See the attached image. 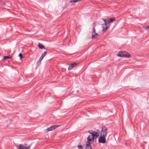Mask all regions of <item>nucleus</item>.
<instances>
[{"mask_svg":"<svg viewBox=\"0 0 149 149\" xmlns=\"http://www.w3.org/2000/svg\"><path fill=\"white\" fill-rule=\"evenodd\" d=\"M94 33L95 34V36H96L97 37L99 36V35L97 33H95H95Z\"/></svg>","mask_w":149,"mask_h":149,"instance_id":"22","label":"nucleus"},{"mask_svg":"<svg viewBox=\"0 0 149 149\" xmlns=\"http://www.w3.org/2000/svg\"><path fill=\"white\" fill-rule=\"evenodd\" d=\"M107 129L105 127L102 128V131L100 134V136L105 137L107 135Z\"/></svg>","mask_w":149,"mask_h":149,"instance_id":"4","label":"nucleus"},{"mask_svg":"<svg viewBox=\"0 0 149 149\" xmlns=\"http://www.w3.org/2000/svg\"><path fill=\"white\" fill-rule=\"evenodd\" d=\"M95 139L92 136L89 135L88 136L87 138V143L86 145L85 149H92L91 144L93 142Z\"/></svg>","mask_w":149,"mask_h":149,"instance_id":"1","label":"nucleus"},{"mask_svg":"<svg viewBox=\"0 0 149 149\" xmlns=\"http://www.w3.org/2000/svg\"><path fill=\"white\" fill-rule=\"evenodd\" d=\"M59 126L58 125H54L52 126L47 129V132L53 130Z\"/></svg>","mask_w":149,"mask_h":149,"instance_id":"6","label":"nucleus"},{"mask_svg":"<svg viewBox=\"0 0 149 149\" xmlns=\"http://www.w3.org/2000/svg\"><path fill=\"white\" fill-rule=\"evenodd\" d=\"M19 56L20 59H22L23 57L22 54L21 53H20Z\"/></svg>","mask_w":149,"mask_h":149,"instance_id":"16","label":"nucleus"},{"mask_svg":"<svg viewBox=\"0 0 149 149\" xmlns=\"http://www.w3.org/2000/svg\"><path fill=\"white\" fill-rule=\"evenodd\" d=\"M40 63L41 62L38 61L37 62V64L38 65H39Z\"/></svg>","mask_w":149,"mask_h":149,"instance_id":"20","label":"nucleus"},{"mask_svg":"<svg viewBox=\"0 0 149 149\" xmlns=\"http://www.w3.org/2000/svg\"><path fill=\"white\" fill-rule=\"evenodd\" d=\"M38 47L40 49H45V47L44 45H43L42 44L40 43H39L38 44Z\"/></svg>","mask_w":149,"mask_h":149,"instance_id":"11","label":"nucleus"},{"mask_svg":"<svg viewBox=\"0 0 149 149\" xmlns=\"http://www.w3.org/2000/svg\"><path fill=\"white\" fill-rule=\"evenodd\" d=\"M81 0H75L76 2L81 1Z\"/></svg>","mask_w":149,"mask_h":149,"instance_id":"24","label":"nucleus"},{"mask_svg":"<svg viewBox=\"0 0 149 149\" xmlns=\"http://www.w3.org/2000/svg\"><path fill=\"white\" fill-rule=\"evenodd\" d=\"M31 145H29V146L26 147H24V149H29L30 147V146Z\"/></svg>","mask_w":149,"mask_h":149,"instance_id":"17","label":"nucleus"},{"mask_svg":"<svg viewBox=\"0 0 149 149\" xmlns=\"http://www.w3.org/2000/svg\"><path fill=\"white\" fill-rule=\"evenodd\" d=\"M98 141L100 143H106V139L104 136H100L98 139Z\"/></svg>","mask_w":149,"mask_h":149,"instance_id":"5","label":"nucleus"},{"mask_svg":"<svg viewBox=\"0 0 149 149\" xmlns=\"http://www.w3.org/2000/svg\"><path fill=\"white\" fill-rule=\"evenodd\" d=\"M24 147L22 144H20L19 146V149H24Z\"/></svg>","mask_w":149,"mask_h":149,"instance_id":"14","label":"nucleus"},{"mask_svg":"<svg viewBox=\"0 0 149 149\" xmlns=\"http://www.w3.org/2000/svg\"><path fill=\"white\" fill-rule=\"evenodd\" d=\"M100 130H97V131L96 132V133H97V134H99L98 133H100Z\"/></svg>","mask_w":149,"mask_h":149,"instance_id":"19","label":"nucleus"},{"mask_svg":"<svg viewBox=\"0 0 149 149\" xmlns=\"http://www.w3.org/2000/svg\"><path fill=\"white\" fill-rule=\"evenodd\" d=\"M147 28H148V30H149V25L146 26V29Z\"/></svg>","mask_w":149,"mask_h":149,"instance_id":"25","label":"nucleus"},{"mask_svg":"<svg viewBox=\"0 0 149 149\" xmlns=\"http://www.w3.org/2000/svg\"><path fill=\"white\" fill-rule=\"evenodd\" d=\"M104 20V22L105 23L109 24L113 22L115 20V19L114 17L111 18H107L106 19H102Z\"/></svg>","mask_w":149,"mask_h":149,"instance_id":"3","label":"nucleus"},{"mask_svg":"<svg viewBox=\"0 0 149 149\" xmlns=\"http://www.w3.org/2000/svg\"><path fill=\"white\" fill-rule=\"evenodd\" d=\"M3 5L4 6H5L6 5V3H3Z\"/></svg>","mask_w":149,"mask_h":149,"instance_id":"26","label":"nucleus"},{"mask_svg":"<svg viewBox=\"0 0 149 149\" xmlns=\"http://www.w3.org/2000/svg\"><path fill=\"white\" fill-rule=\"evenodd\" d=\"M11 58L12 57L11 56H5L3 57V59L4 60H6L8 58Z\"/></svg>","mask_w":149,"mask_h":149,"instance_id":"12","label":"nucleus"},{"mask_svg":"<svg viewBox=\"0 0 149 149\" xmlns=\"http://www.w3.org/2000/svg\"><path fill=\"white\" fill-rule=\"evenodd\" d=\"M92 30L93 31L92 32V35L91 38L92 39H95L97 37L96 36H95V34L94 33H95V29L94 26H93Z\"/></svg>","mask_w":149,"mask_h":149,"instance_id":"9","label":"nucleus"},{"mask_svg":"<svg viewBox=\"0 0 149 149\" xmlns=\"http://www.w3.org/2000/svg\"><path fill=\"white\" fill-rule=\"evenodd\" d=\"M75 0H70V2H76L75 1H74Z\"/></svg>","mask_w":149,"mask_h":149,"instance_id":"23","label":"nucleus"},{"mask_svg":"<svg viewBox=\"0 0 149 149\" xmlns=\"http://www.w3.org/2000/svg\"><path fill=\"white\" fill-rule=\"evenodd\" d=\"M47 53V51H45V52H44L42 54L40 57H41L42 58H43L46 55Z\"/></svg>","mask_w":149,"mask_h":149,"instance_id":"13","label":"nucleus"},{"mask_svg":"<svg viewBox=\"0 0 149 149\" xmlns=\"http://www.w3.org/2000/svg\"><path fill=\"white\" fill-rule=\"evenodd\" d=\"M107 23L103 24H102V27H103V31L104 32H105L108 28V25Z\"/></svg>","mask_w":149,"mask_h":149,"instance_id":"7","label":"nucleus"},{"mask_svg":"<svg viewBox=\"0 0 149 149\" xmlns=\"http://www.w3.org/2000/svg\"><path fill=\"white\" fill-rule=\"evenodd\" d=\"M77 65V63H73L70 65L68 67V70H72L73 68L75 67L76 65Z\"/></svg>","mask_w":149,"mask_h":149,"instance_id":"8","label":"nucleus"},{"mask_svg":"<svg viewBox=\"0 0 149 149\" xmlns=\"http://www.w3.org/2000/svg\"><path fill=\"white\" fill-rule=\"evenodd\" d=\"M78 148L79 149H82L83 147L81 145H79L77 146Z\"/></svg>","mask_w":149,"mask_h":149,"instance_id":"15","label":"nucleus"},{"mask_svg":"<svg viewBox=\"0 0 149 149\" xmlns=\"http://www.w3.org/2000/svg\"><path fill=\"white\" fill-rule=\"evenodd\" d=\"M94 131L92 130H89L88 131V132L90 134H91L92 132H93Z\"/></svg>","mask_w":149,"mask_h":149,"instance_id":"18","label":"nucleus"},{"mask_svg":"<svg viewBox=\"0 0 149 149\" xmlns=\"http://www.w3.org/2000/svg\"><path fill=\"white\" fill-rule=\"evenodd\" d=\"M43 58H42L41 57H40V58L39 59V60H38L39 61H40L41 62V61L42 59Z\"/></svg>","mask_w":149,"mask_h":149,"instance_id":"21","label":"nucleus"},{"mask_svg":"<svg viewBox=\"0 0 149 149\" xmlns=\"http://www.w3.org/2000/svg\"><path fill=\"white\" fill-rule=\"evenodd\" d=\"M97 133H96V132L94 131L93 132H92V133L91 134V135H90L92 136L94 138L95 137H96V138H97L99 136V134H97Z\"/></svg>","mask_w":149,"mask_h":149,"instance_id":"10","label":"nucleus"},{"mask_svg":"<svg viewBox=\"0 0 149 149\" xmlns=\"http://www.w3.org/2000/svg\"><path fill=\"white\" fill-rule=\"evenodd\" d=\"M118 56L120 57H129L130 56V54L126 52H119Z\"/></svg>","mask_w":149,"mask_h":149,"instance_id":"2","label":"nucleus"}]
</instances>
